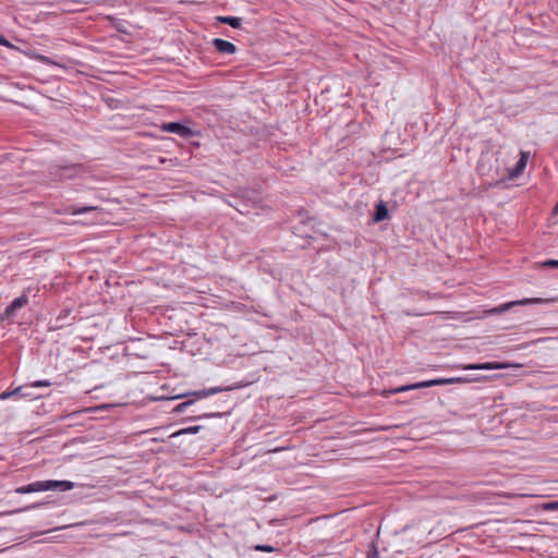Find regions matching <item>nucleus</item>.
<instances>
[{
	"label": "nucleus",
	"mask_w": 558,
	"mask_h": 558,
	"mask_svg": "<svg viewBox=\"0 0 558 558\" xmlns=\"http://www.w3.org/2000/svg\"><path fill=\"white\" fill-rule=\"evenodd\" d=\"M161 130L165 132L178 134L179 136L184 137V138L191 137L194 134L193 131L189 126H185V125L181 124L180 122L163 123L161 125Z\"/></svg>",
	"instance_id": "nucleus-4"
},
{
	"label": "nucleus",
	"mask_w": 558,
	"mask_h": 558,
	"mask_svg": "<svg viewBox=\"0 0 558 558\" xmlns=\"http://www.w3.org/2000/svg\"><path fill=\"white\" fill-rule=\"evenodd\" d=\"M256 550L271 553L274 548L269 545H258L256 546Z\"/></svg>",
	"instance_id": "nucleus-22"
},
{
	"label": "nucleus",
	"mask_w": 558,
	"mask_h": 558,
	"mask_svg": "<svg viewBox=\"0 0 558 558\" xmlns=\"http://www.w3.org/2000/svg\"><path fill=\"white\" fill-rule=\"evenodd\" d=\"M440 380H446L445 385L454 384V383H470L471 379L466 377H452V378H439Z\"/></svg>",
	"instance_id": "nucleus-16"
},
{
	"label": "nucleus",
	"mask_w": 558,
	"mask_h": 558,
	"mask_svg": "<svg viewBox=\"0 0 558 558\" xmlns=\"http://www.w3.org/2000/svg\"><path fill=\"white\" fill-rule=\"evenodd\" d=\"M386 218H388V209H387V206L384 202H379L377 205H376V208H375V215H374V218L373 220L375 222H379V221H383L385 220Z\"/></svg>",
	"instance_id": "nucleus-11"
},
{
	"label": "nucleus",
	"mask_w": 558,
	"mask_h": 558,
	"mask_svg": "<svg viewBox=\"0 0 558 558\" xmlns=\"http://www.w3.org/2000/svg\"><path fill=\"white\" fill-rule=\"evenodd\" d=\"M389 428H390V427H388V426H383V427H379L378 429H379V430H388Z\"/></svg>",
	"instance_id": "nucleus-30"
},
{
	"label": "nucleus",
	"mask_w": 558,
	"mask_h": 558,
	"mask_svg": "<svg viewBox=\"0 0 558 558\" xmlns=\"http://www.w3.org/2000/svg\"><path fill=\"white\" fill-rule=\"evenodd\" d=\"M40 506H43V504L38 502V504H33L31 506H27L25 508H23L21 511H26V510H31V509H36V508H39Z\"/></svg>",
	"instance_id": "nucleus-24"
},
{
	"label": "nucleus",
	"mask_w": 558,
	"mask_h": 558,
	"mask_svg": "<svg viewBox=\"0 0 558 558\" xmlns=\"http://www.w3.org/2000/svg\"><path fill=\"white\" fill-rule=\"evenodd\" d=\"M199 429H201V426H191V427L180 429L179 432L173 434V436L183 435V434H196Z\"/></svg>",
	"instance_id": "nucleus-17"
},
{
	"label": "nucleus",
	"mask_w": 558,
	"mask_h": 558,
	"mask_svg": "<svg viewBox=\"0 0 558 558\" xmlns=\"http://www.w3.org/2000/svg\"><path fill=\"white\" fill-rule=\"evenodd\" d=\"M506 367L505 364L498 362H486V363H476V364H468L463 365V369H472V371H493V369H504Z\"/></svg>",
	"instance_id": "nucleus-5"
},
{
	"label": "nucleus",
	"mask_w": 558,
	"mask_h": 558,
	"mask_svg": "<svg viewBox=\"0 0 558 558\" xmlns=\"http://www.w3.org/2000/svg\"><path fill=\"white\" fill-rule=\"evenodd\" d=\"M85 168L80 163L54 166L50 172L56 181L72 180L85 174Z\"/></svg>",
	"instance_id": "nucleus-2"
},
{
	"label": "nucleus",
	"mask_w": 558,
	"mask_h": 558,
	"mask_svg": "<svg viewBox=\"0 0 558 558\" xmlns=\"http://www.w3.org/2000/svg\"><path fill=\"white\" fill-rule=\"evenodd\" d=\"M218 22L230 25L233 28H240L242 20L236 16H218Z\"/></svg>",
	"instance_id": "nucleus-12"
},
{
	"label": "nucleus",
	"mask_w": 558,
	"mask_h": 558,
	"mask_svg": "<svg viewBox=\"0 0 558 558\" xmlns=\"http://www.w3.org/2000/svg\"><path fill=\"white\" fill-rule=\"evenodd\" d=\"M445 383H446V380H440L439 378H437V379H430V380L412 384V387H414V390H415V389L428 388V387H433V386H441V385H445Z\"/></svg>",
	"instance_id": "nucleus-13"
},
{
	"label": "nucleus",
	"mask_w": 558,
	"mask_h": 558,
	"mask_svg": "<svg viewBox=\"0 0 558 558\" xmlns=\"http://www.w3.org/2000/svg\"><path fill=\"white\" fill-rule=\"evenodd\" d=\"M529 154L525 151L520 153V159L515 163L514 168L508 170V178L513 179L520 175L526 167Z\"/></svg>",
	"instance_id": "nucleus-8"
},
{
	"label": "nucleus",
	"mask_w": 558,
	"mask_h": 558,
	"mask_svg": "<svg viewBox=\"0 0 558 558\" xmlns=\"http://www.w3.org/2000/svg\"><path fill=\"white\" fill-rule=\"evenodd\" d=\"M0 45L5 46V47L11 46L10 43L8 41V39L4 38L3 36H0Z\"/></svg>",
	"instance_id": "nucleus-27"
},
{
	"label": "nucleus",
	"mask_w": 558,
	"mask_h": 558,
	"mask_svg": "<svg viewBox=\"0 0 558 558\" xmlns=\"http://www.w3.org/2000/svg\"><path fill=\"white\" fill-rule=\"evenodd\" d=\"M40 60H41L43 62H46V63H48V62H49V59H48L47 57H44V56H41V57H40Z\"/></svg>",
	"instance_id": "nucleus-29"
},
{
	"label": "nucleus",
	"mask_w": 558,
	"mask_h": 558,
	"mask_svg": "<svg viewBox=\"0 0 558 558\" xmlns=\"http://www.w3.org/2000/svg\"><path fill=\"white\" fill-rule=\"evenodd\" d=\"M221 416V413H209V414H203L201 416H198V418H203V417H220Z\"/></svg>",
	"instance_id": "nucleus-25"
},
{
	"label": "nucleus",
	"mask_w": 558,
	"mask_h": 558,
	"mask_svg": "<svg viewBox=\"0 0 558 558\" xmlns=\"http://www.w3.org/2000/svg\"><path fill=\"white\" fill-rule=\"evenodd\" d=\"M546 302H547V300L541 299V298L522 299L519 301H512V302L500 304L499 306L490 308V310L486 311L485 313L487 315H499V314H502V313L509 311L510 308H512L513 306H517V305L542 304V303H546Z\"/></svg>",
	"instance_id": "nucleus-3"
},
{
	"label": "nucleus",
	"mask_w": 558,
	"mask_h": 558,
	"mask_svg": "<svg viewBox=\"0 0 558 558\" xmlns=\"http://www.w3.org/2000/svg\"><path fill=\"white\" fill-rule=\"evenodd\" d=\"M553 215L558 216V203L553 208Z\"/></svg>",
	"instance_id": "nucleus-28"
},
{
	"label": "nucleus",
	"mask_w": 558,
	"mask_h": 558,
	"mask_svg": "<svg viewBox=\"0 0 558 558\" xmlns=\"http://www.w3.org/2000/svg\"><path fill=\"white\" fill-rule=\"evenodd\" d=\"M100 210H101V208L98 206L86 205V206H68L60 213L65 214V215L76 216V215H82V214L92 213V211H100Z\"/></svg>",
	"instance_id": "nucleus-7"
},
{
	"label": "nucleus",
	"mask_w": 558,
	"mask_h": 558,
	"mask_svg": "<svg viewBox=\"0 0 558 558\" xmlns=\"http://www.w3.org/2000/svg\"><path fill=\"white\" fill-rule=\"evenodd\" d=\"M50 386H51V383L47 379L35 380L29 384V387H32V388H43V387H50Z\"/></svg>",
	"instance_id": "nucleus-18"
},
{
	"label": "nucleus",
	"mask_w": 558,
	"mask_h": 558,
	"mask_svg": "<svg viewBox=\"0 0 558 558\" xmlns=\"http://www.w3.org/2000/svg\"><path fill=\"white\" fill-rule=\"evenodd\" d=\"M544 510H558V501H551L543 505Z\"/></svg>",
	"instance_id": "nucleus-19"
},
{
	"label": "nucleus",
	"mask_w": 558,
	"mask_h": 558,
	"mask_svg": "<svg viewBox=\"0 0 558 558\" xmlns=\"http://www.w3.org/2000/svg\"><path fill=\"white\" fill-rule=\"evenodd\" d=\"M24 387H25V388H24V389L21 391V393H20V395H17L16 397H20V398L33 397V395H32L29 391H27V389H28V388H31V387H29V384H28V385H25Z\"/></svg>",
	"instance_id": "nucleus-21"
},
{
	"label": "nucleus",
	"mask_w": 558,
	"mask_h": 558,
	"mask_svg": "<svg viewBox=\"0 0 558 558\" xmlns=\"http://www.w3.org/2000/svg\"><path fill=\"white\" fill-rule=\"evenodd\" d=\"M545 267L558 268V259H547L543 263Z\"/></svg>",
	"instance_id": "nucleus-20"
},
{
	"label": "nucleus",
	"mask_w": 558,
	"mask_h": 558,
	"mask_svg": "<svg viewBox=\"0 0 558 558\" xmlns=\"http://www.w3.org/2000/svg\"><path fill=\"white\" fill-rule=\"evenodd\" d=\"M211 45L218 52L223 54H232L236 51V47L232 43L221 38H214Z\"/></svg>",
	"instance_id": "nucleus-6"
},
{
	"label": "nucleus",
	"mask_w": 558,
	"mask_h": 558,
	"mask_svg": "<svg viewBox=\"0 0 558 558\" xmlns=\"http://www.w3.org/2000/svg\"><path fill=\"white\" fill-rule=\"evenodd\" d=\"M74 488V483L71 481H37L29 483L24 486H20L15 488V493L20 495L24 494H31V493H37V492H47V490H60V492H66Z\"/></svg>",
	"instance_id": "nucleus-1"
},
{
	"label": "nucleus",
	"mask_w": 558,
	"mask_h": 558,
	"mask_svg": "<svg viewBox=\"0 0 558 558\" xmlns=\"http://www.w3.org/2000/svg\"><path fill=\"white\" fill-rule=\"evenodd\" d=\"M25 387H16L15 389L11 390V391H4L0 395V399L1 400H7L11 397H15L17 395L21 393V391L24 389Z\"/></svg>",
	"instance_id": "nucleus-15"
},
{
	"label": "nucleus",
	"mask_w": 558,
	"mask_h": 558,
	"mask_svg": "<svg viewBox=\"0 0 558 558\" xmlns=\"http://www.w3.org/2000/svg\"><path fill=\"white\" fill-rule=\"evenodd\" d=\"M192 403H193L192 400L184 401L178 405L177 411H183L186 407H189Z\"/></svg>",
	"instance_id": "nucleus-23"
},
{
	"label": "nucleus",
	"mask_w": 558,
	"mask_h": 558,
	"mask_svg": "<svg viewBox=\"0 0 558 558\" xmlns=\"http://www.w3.org/2000/svg\"><path fill=\"white\" fill-rule=\"evenodd\" d=\"M229 389L230 388L213 387V388H208V389L190 392L189 396H194L198 399H202V398H206V397H209L215 393L221 392L223 390H229Z\"/></svg>",
	"instance_id": "nucleus-10"
},
{
	"label": "nucleus",
	"mask_w": 558,
	"mask_h": 558,
	"mask_svg": "<svg viewBox=\"0 0 558 558\" xmlns=\"http://www.w3.org/2000/svg\"><path fill=\"white\" fill-rule=\"evenodd\" d=\"M367 558H379V554L376 548L373 549L367 556Z\"/></svg>",
	"instance_id": "nucleus-26"
},
{
	"label": "nucleus",
	"mask_w": 558,
	"mask_h": 558,
	"mask_svg": "<svg viewBox=\"0 0 558 558\" xmlns=\"http://www.w3.org/2000/svg\"><path fill=\"white\" fill-rule=\"evenodd\" d=\"M410 390H414V387H412V384L400 386V387L388 389V390H384L381 392V395L384 397H388L390 395H396V393L405 392V391H410Z\"/></svg>",
	"instance_id": "nucleus-14"
},
{
	"label": "nucleus",
	"mask_w": 558,
	"mask_h": 558,
	"mask_svg": "<svg viewBox=\"0 0 558 558\" xmlns=\"http://www.w3.org/2000/svg\"><path fill=\"white\" fill-rule=\"evenodd\" d=\"M28 303V298L25 294L14 299L5 308V315L8 317L14 316L16 311L22 308Z\"/></svg>",
	"instance_id": "nucleus-9"
}]
</instances>
